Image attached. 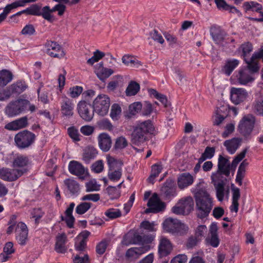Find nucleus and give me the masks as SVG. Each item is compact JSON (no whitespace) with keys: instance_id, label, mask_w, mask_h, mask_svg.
<instances>
[{"instance_id":"nucleus-1","label":"nucleus","mask_w":263,"mask_h":263,"mask_svg":"<svg viewBox=\"0 0 263 263\" xmlns=\"http://www.w3.org/2000/svg\"><path fill=\"white\" fill-rule=\"evenodd\" d=\"M193 193L197 216L201 219L206 217L214 205L213 198L205 188L195 189Z\"/></svg>"},{"instance_id":"nucleus-2","label":"nucleus","mask_w":263,"mask_h":263,"mask_svg":"<svg viewBox=\"0 0 263 263\" xmlns=\"http://www.w3.org/2000/svg\"><path fill=\"white\" fill-rule=\"evenodd\" d=\"M155 128L151 120H148L138 123L133 129L130 136V141L133 145L140 146L147 140L146 135L152 134Z\"/></svg>"},{"instance_id":"nucleus-3","label":"nucleus","mask_w":263,"mask_h":263,"mask_svg":"<svg viewBox=\"0 0 263 263\" xmlns=\"http://www.w3.org/2000/svg\"><path fill=\"white\" fill-rule=\"evenodd\" d=\"M27 107H29V110L31 112L35 110V106L31 104L29 101L20 98L10 101L5 107V113L9 117H13L24 112Z\"/></svg>"},{"instance_id":"nucleus-4","label":"nucleus","mask_w":263,"mask_h":263,"mask_svg":"<svg viewBox=\"0 0 263 263\" xmlns=\"http://www.w3.org/2000/svg\"><path fill=\"white\" fill-rule=\"evenodd\" d=\"M109 166L108 178L112 181L119 180L122 176V162L109 155L106 157Z\"/></svg>"},{"instance_id":"nucleus-5","label":"nucleus","mask_w":263,"mask_h":263,"mask_svg":"<svg viewBox=\"0 0 263 263\" xmlns=\"http://www.w3.org/2000/svg\"><path fill=\"white\" fill-rule=\"evenodd\" d=\"M35 135L27 130L19 132L14 137L16 145L21 149H25L30 146L35 139Z\"/></svg>"},{"instance_id":"nucleus-6","label":"nucleus","mask_w":263,"mask_h":263,"mask_svg":"<svg viewBox=\"0 0 263 263\" xmlns=\"http://www.w3.org/2000/svg\"><path fill=\"white\" fill-rule=\"evenodd\" d=\"M109 97L105 94L98 95L93 101V108L95 111L101 116L106 115L110 104Z\"/></svg>"},{"instance_id":"nucleus-7","label":"nucleus","mask_w":263,"mask_h":263,"mask_svg":"<svg viewBox=\"0 0 263 263\" xmlns=\"http://www.w3.org/2000/svg\"><path fill=\"white\" fill-rule=\"evenodd\" d=\"M255 122V118L251 114H248L240 120L238 130L240 134L245 137H248L251 134Z\"/></svg>"},{"instance_id":"nucleus-8","label":"nucleus","mask_w":263,"mask_h":263,"mask_svg":"<svg viewBox=\"0 0 263 263\" xmlns=\"http://www.w3.org/2000/svg\"><path fill=\"white\" fill-rule=\"evenodd\" d=\"M164 230L171 233L182 234L186 232L188 228L183 223H182L177 219L168 218L163 223Z\"/></svg>"},{"instance_id":"nucleus-9","label":"nucleus","mask_w":263,"mask_h":263,"mask_svg":"<svg viewBox=\"0 0 263 263\" xmlns=\"http://www.w3.org/2000/svg\"><path fill=\"white\" fill-rule=\"evenodd\" d=\"M26 171V168L16 169L3 167L0 169V178L5 181H13L17 179Z\"/></svg>"},{"instance_id":"nucleus-10","label":"nucleus","mask_w":263,"mask_h":263,"mask_svg":"<svg viewBox=\"0 0 263 263\" xmlns=\"http://www.w3.org/2000/svg\"><path fill=\"white\" fill-rule=\"evenodd\" d=\"M45 47L46 53L51 57L61 59L65 55L63 49L56 42L47 41L45 44Z\"/></svg>"},{"instance_id":"nucleus-11","label":"nucleus","mask_w":263,"mask_h":263,"mask_svg":"<svg viewBox=\"0 0 263 263\" xmlns=\"http://www.w3.org/2000/svg\"><path fill=\"white\" fill-rule=\"evenodd\" d=\"M78 111L80 117L86 122L91 121L94 116V109L90 103L81 101L78 104Z\"/></svg>"},{"instance_id":"nucleus-12","label":"nucleus","mask_w":263,"mask_h":263,"mask_svg":"<svg viewBox=\"0 0 263 263\" xmlns=\"http://www.w3.org/2000/svg\"><path fill=\"white\" fill-rule=\"evenodd\" d=\"M68 170L70 174L78 176L81 180H84L89 175L88 170L81 163L74 160L69 162Z\"/></svg>"},{"instance_id":"nucleus-13","label":"nucleus","mask_w":263,"mask_h":263,"mask_svg":"<svg viewBox=\"0 0 263 263\" xmlns=\"http://www.w3.org/2000/svg\"><path fill=\"white\" fill-rule=\"evenodd\" d=\"M260 59H263V49L258 52L253 53L250 59L247 60V58H245V61L247 65L243 67V68L248 69L250 72L254 75L259 70L260 67L258 65V60Z\"/></svg>"},{"instance_id":"nucleus-14","label":"nucleus","mask_w":263,"mask_h":263,"mask_svg":"<svg viewBox=\"0 0 263 263\" xmlns=\"http://www.w3.org/2000/svg\"><path fill=\"white\" fill-rule=\"evenodd\" d=\"M147 206L144 212L148 214L149 213H156L164 210L165 205L164 203L160 201L157 194L155 193L149 198L147 202Z\"/></svg>"},{"instance_id":"nucleus-15","label":"nucleus","mask_w":263,"mask_h":263,"mask_svg":"<svg viewBox=\"0 0 263 263\" xmlns=\"http://www.w3.org/2000/svg\"><path fill=\"white\" fill-rule=\"evenodd\" d=\"M237 82L242 85H249L255 80L253 74L250 72L247 68H241L238 70L236 74Z\"/></svg>"},{"instance_id":"nucleus-16","label":"nucleus","mask_w":263,"mask_h":263,"mask_svg":"<svg viewBox=\"0 0 263 263\" xmlns=\"http://www.w3.org/2000/svg\"><path fill=\"white\" fill-rule=\"evenodd\" d=\"M74 104L72 100L64 97L62 98L61 102V112L62 115L67 118H70L73 115Z\"/></svg>"},{"instance_id":"nucleus-17","label":"nucleus","mask_w":263,"mask_h":263,"mask_svg":"<svg viewBox=\"0 0 263 263\" xmlns=\"http://www.w3.org/2000/svg\"><path fill=\"white\" fill-rule=\"evenodd\" d=\"M231 100L235 104H238L246 100L248 93L246 89L232 87L231 89Z\"/></svg>"},{"instance_id":"nucleus-18","label":"nucleus","mask_w":263,"mask_h":263,"mask_svg":"<svg viewBox=\"0 0 263 263\" xmlns=\"http://www.w3.org/2000/svg\"><path fill=\"white\" fill-rule=\"evenodd\" d=\"M16 239L21 245H24L27 240L28 229L26 225L23 222H19L16 228Z\"/></svg>"},{"instance_id":"nucleus-19","label":"nucleus","mask_w":263,"mask_h":263,"mask_svg":"<svg viewBox=\"0 0 263 263\" xmlns=\"http://www.w3.org/2000/svg\"><path fill=\"white\" fill-rule=\"evenodd\" d=\"M232 167L228 159L223 157L222 155L219 156L217 169L218 171L221 172L225 176L229 177Z\"/></svg>"},{"instance_id":"nucleus-20","label":"nucleus","mask_w":263,"mask_h":263,"mask_svg":"<svg viewBox=\"0 0 263 263\" xmlns=\"http://www.w3.org/2000/svg\"><path fill=\"white\" fill-rule=\"evenodd\" d=\"M218 227L216 223H212L210 228L209 236L206 240L213 247H217L219 243V239L217 234Z\"/></svg>"},{"instance_id":"nucleus-21","label":"nucleus","mask_w":263,"mask_h":263,"mask_svg":"<svg viewBox=\"0 0 263 263\" xmlns=\"http://www.w3.org/2000/svg\"><path fill=\"white\" fill-rule=\"evenodd\" d=\"M28 125V118L23 117L7 124L5 128L10 130H16L24 128Z\"/></svg>"},{"instance_id":"nucleus-22","label":"nucleus","mask_w":263,"mask_h":263,"mask_svg":"<svg viewBox=\"0 0 263 263\" xmlns=\"http://www.w3.org/2000/svg\"><path fill=\"white\" fill-rule=\"evenodd\" d=\"M173 250V246L171 241L165 237H162L160 240L159 245V253L163 256L170 254Z\"/></svg>"},{"instance_id":"nucleus-23","label":"nucleus","mask_w":263,"mask_h":263,"mask_svg":"<svg viewBox=\"0 0 263 263\" xmlns=\"http://www.w3.org/2000/svg\"><path fill=\"white\" fill-rule=\"evenodd\" d=\"M174 185V180L167 179L161 189V193L167 198L173 196L175 194Z\"/></svg>"},{"instance_id":"nucleus-24","label":"nucleus","mask_w":263,"mask_h":263,"mask_svg":"<svg viewBox=\"0 0 263 263\" xmlns=\"http://www.w3.org/2000/svg\"><path fill=\"white\" fill-rule=\"evenodd\" d=\"M194 182L193 177L189 173H183L179 175L177 179L178 187L183 189L191 185Z\"/></svg>"},{"instance_id":"nucleus-25","label":"nucleus","mask_w":263,"mask_h":263,"mask_svg":"<svg viewBox=\"0 0 263 263\" xmlns=\"http://www.w3.org/2000/svg\"><path fill=\"white\" fill-rule=\"evenodd\" d=\"M95 72L100 80L104 81L111 76L114 71L111 69L104 67L103 64L100 63L96 65Z\"/></svg>"},{"instance_id":"nucleus-26","label":"nucleus","mask_w":263,"mask_h":263,"mask_svg":"<svg viewBox=\"0 0 263 263\" xmlns=\"http://www.w3.org/2000/svg\"><path fill=\"white\" fill-rule=\"evenodd\" d=\"M98 142L100 148L104 152L109 151L111 146L110 137L106 133H102L98 136Z\"/></svg>"},{"instance_id":"nucleus-27","label":"nucleus","mask_w":263,"mask_h":263,"mask_svg":"<svg viewBox=\"0 0 263 263\" xmlns=\"http://www.w3.org/2000/svg\"><path fill=\"white\" fill-rule=\"evenodd\" d=\"M67 242V236L65 234L63 233L58 235L56 237L55 250L59 253H65L67 248L65 246Z\"/></svg>"},{"instance_id":"nucleus-28","label":"nucleus","mask_w":263,"mask_h":263,"mask_svg":"<svg viewBox=\"0 0 263 263\" xmlns=\"http://www.w3.org/2000/svg\"><path fill=\"white\" fill-rule=\"evenodd\" d=\"M217 7L221 10L228 11L230 13H236L238 15L241 14L240 11L235 7L228 4L224 0H214Z\"/></svg>"},{"instance_id":"nucleus-29","label":"nucleus","mask_w":263,"mask_h":263,"mask_svg":"<svg viewBox=\"0 0 263 263\" xmlns=\"http://www.w3.org/2000/svg\"><path fill=\"white\" fill-rule=\"evenodd\" d=\"M75 206V204L74 202H71L69 207L65 211V218H64L63 216H61V219L62 220H65L67 224V226L69 228H72L73 227V223L74 222V218L72 216V213Z\"/></svg>"},{"instance_id":"nucleus-30","label":"nucleus","mask_w":263,"mask_h":263,"mask_svg":"<svg viewBox=\"0 0 263 263\" xmlns=\"http://www.w3.org/2000/svg\"><path fill=\"white\" fill-rule=\"evenodd\" d=\"M11 95H20L28 87L24 81H17L8 86Z\"/></svg>"},{"instance_id":"nucleus-31","label":"nucleus","mask_w":263,"mask_h":263,"mask_svg":"<svg viewBox=\"0 0 263 263\" xmlns=\"http://www.w3.org/2000/svg\"><path fill=\"white\" fill-rule=\"evenodd\" d=\"M97 154V150L94 147L88 146L84 150L82 159L86 163H89L96 158Z\"/></svg>"},{"instance_id":"nucleus-32","label":"nucleus","mask_w":263,"mask_h":263,"mask_svg":"<svg viewBox=\"0 0 263 263\" xmlns=\"http://www.w3.org/2000/svg\"><path fill=\"white\" fill-rule=\"evenodd\" d=\"M239 64V61L237 59L228 60L223 67L222 71L226 75L230 76Z\"/></svg>"},{"instance_id":"nucleus-33","label":"nucleus","mask_w":263,"mask_h":263,"mask_svg":"<svg viewBox=\"0 0 263 263\" xmlns=\"http://www.w3.org/2000/svg\"><path fill=\"white\" fill-rule=\"evenodd\" d=\"M178 205H180L186 214H188L193 210L194 201L192 197L188 196L180 199Z\"/></svg>"},{"instance_id":"nucleus-34","label":"nucleus","mask_w":263,"mask_h":263,"mask_svg":"<svg viewBox=\"0 0 263 263\" xmlns=\"http://www.w3.org/2000/svg\"><path fill=\"white\" fill-rule=\"evenodd\" d=\"M232 203L230 206V210L237 213L238 211L239 203L238 200L240 197V193L239 189L237 187H233L232 189Z\"/></svg>"},{"instance_id":"nucleus-35","label":"nucleus","mask_w":263,"mask_h":263,"mask_svg":"<svg viewBox=\"0 0 263 263\" xmlns=\"http://www.w3.org/2000/svg\"><path fill=\"white\" fill-rule=\"evenodd\" d=\"M241 142L239 138H233L230 140H227L224 142V145L227 151L231 154H234L238 148Z\"/></svg>"},{"instance_id":"nucleus-36","label":"nucleus","mask_w":263,"mask_h":263,"mask_svg":"<svg viewBox=\"0 0 263 263\" xmlns=\"http://www.w3.org/2000/svg\"><path fill=\"white\" fill-rule=\"evenodd\" d=\"M64 183L70 194L74 195L79 192L80 185L77 181L68 178L65 180Z\"/></svg>"},{"instance_id":"nucleus-37","label":"nucleus","mask_w":263,"mask_h":263,"mask_svg":"<svg viewBox=\"0 0 263 263\" xmlns=\"http://www.w3.org/2000/svg\"><path fill=\"white\" fill-rule=\"evenodd\" d=\"M13 79L12 73L7 70H0V87L6 86Z\"/></svg>"},{"instance_id":"nucleus-38","label":"nucleus","mask_w":263,"mask_h":263,"mask_svg":"<svg viewBox=\"0 0 263 263\" xmlns=\"http://www.w3.org/2000/svg\"><path fill=\"white\" fill-rule=\"evenodd\" d=\"M122 62L127 66L138 68L141 66L140 61L137 60L135 57L130 55H124L122 58Z\"/></svg>"},{"instance_id":"nucleus-39","label":"nucleus","mask_w":263,"mask_h":263,"mask_svg":"<svg viewBox=\"0 0 263 263\" xmlns=\"http://www.w3.org/2000/svg\"><path fill=\"white\" fill-rule=\"evenodd\" d=\"M28 163V159L23 155H17L13 159L12 166L13 167H20L21 169L25 168Z\"/></svg>"},{"instance_id":"nucleus-40","label":"nucleus","mask_w":263,"mask_h":263,"mask_svg":"<svg viewBox=\"0 0 263 263\" xmlns=\"http://www.w3.org/2000/svg\"><path fill=\"white\" fill-rule=\"evenodd\" d=\"M211 35L215 43L220 44L225 40L226 33L223 30L215 29L211 32Z\"/></svg>"},{"instance_id":"nucleus-41","label":"nucleus","mask_w":263,"mask_h":263,"mask_svg":"<svg viewBox=\"0 0 263 263\" xmlns=\"http://www.w3.org/2000/svg\"><path fill=\"white\" fill-rule=\"evenodd\" d=\"M140 89V85L135 81H132L126 88L125 92L127 96H132L136 95Z\"/></svg>"},{"instance_id":"nucleus-42","label":"nucleus","mask_w":263,"mask_h":263,"mask_svg":"<svg viewBox=\"0 0 263 263\" xmlns=\"http://www.w3.org/2000/svg\"><path fill=\"white\" fill-rule=\"evenodd\" d=\"M223 174L218 170L212 174L211 178L212 183L214 186L222 183H225L224 181L226 180V179L223 177Z\"/></svg>"},{"instance_id":"nucleus-43","label":"nucleus","mask_w":263,"mask_h":263,"mask_svg":"<svg viewBox=\"0 0 263 263\" xmlns=\"http://www.w3.org/2000/svg\"><path fill=\"white\" fill-rule=\"evenodd\" d=\"M153 239L154 237L153 236H151L148 238H146L145 236H142L139 234L136 233L134 234L132 238V243L138 245L142 243L145 241L151 242Z\"/></svg>"},{"instance_id":"nucleus-44","label":"nucleus","mask_w":263,"mask_h":263,"mask_svg":"<svg viewBox=\"0 0 263 263\" xmlns=\"http://www.w3.org/2000/svg\"><path fill=\"white\" fill-rule=\"evenodd\" d=\"M148 92L151 95H153L155 98L159 100L160 102L166 107L167 106V100L166 96L164 95L159 93L157 91L154 89H150Z\"/></svg>"},{"instance_id":"nucleus-45","label":"nucleus","mask_w":263,"mask_h":263,"mask_svg":"<svg viewBox=\"0 0 263 263\" xmlns=\"http://www.w3.org/2000/svg\"><path fill=\"white\" fill-rule=\"evenodd\" d=\"M92 203L90 202H81L77 206L76 212L79 215L84 214L90 209Z\"/></svg>"},{"instance_id":"nucleus-46","label":"nucleus","mask_w":263,"mask_h":263,"mask_svg":"<svg viewBox=\"0 0 263 263\" xmlns=\"http://www.w3.org/2000/svg\"><path fill=\"white\" fill-rule=\"evenodd\" d=\"M215 153V148L213 147H206L204 150V152L201 155V156L199 158L200 162H203L204 160L207 159L212 158Z\"/></svg>"},{"instance_id":"nucleus-47","label":"nucleus","mask_w":263,"mask_h":263,"mask_svg":"<svg viewBox=\"0 0 263 263\" xmlns=\"http://www.w3.org/2000/svg\"><path fill=\"white\" fill-rule=\"evenodd\" d=\"M104 56L105 53L103 52L97 50L93 52V56L87 60V63L90 65H92L95 63L98 62Z\"/></svg>"},{"instance_id":"nucleus-48","label":"nucleus","mask_w":263,"mask_h":263,"mask_svg":"<svg viewBox=\"0 0 263 263\" xmlns=\"http://www.w3.org/2000/svg\"><path fill=\"white\" fill-rule=\"evenodd\" d=\"M128 145V142L126 138L123 136L118 137L115 142L114 148L116 149H122Z\"/></svg>"},{"instance_id":"nucleus-49","label":"nucleus","mask_w":263,"mask_h":263,"mask_svg":"<svg viewBox=\"0 0 263 263\" xmlns=\"http://www.w3.org/2000/svg\"><path fill=\"white\" fill-rule=\"evenodd\" d=\"M104 214L109 219H116L121 216V212L120 210L116 209H109L107 210Z\"/></svg>"},{"instance_id":"nucleus-50","label":"nucleus","mask_w":263,"mask_h":263,"mask_svg":"<svg viewBox=\"0 0 263 263\" xmlns=\"http://www.w3.org/2000/svg\"><path fill=\"white\" fill-rule=\"evenodd\" d=\"M224 185L225 183H220L214 186L216 191V197L218 200L222 201L224 199Z\"/></svg>"},{"instance_id":"nucleus-51","label":"nucleus","mask_w":263,"mask_h":263,"mask_svg":"<svg viewBox=\"0 0 263 263\" xmlns=\"http://www.w3.org/2000/svg\"><path fill=\"white\" fill-rule=\"evenodd\" d=\"M100 185L95 179H91L86 183V192L98 191L100 190Z\"/></svg>"},{"instance_id":"nucleus-52","label":"nucleus","mask_w":263,"mask_h":263,"mask_svg":"<svg viewBox=\"0 0 263 263\" xmlns=\"http://www.w3.org/2000/svg\"><path fill=\"white\" fill-rule=\"evenodd\" d=\"M156 226V224L155 222H149L147 220H144L142 221L141 224L140 226L141 228L144 229V230L148 231V232H155L156 231V229L155 228V226Z\"/></svg>"},{"instance_id":"nucleus-53","label":"nucleus","mask_w":263,"mask_h":263,"mask_svg":"<svg viewBox=\"0 0 263 263\" xmlns=\"http://www.w3.org/2000/svg\"><path fill=\"white\" fill-rule=\"evenodd\" d=\"M121 112V108L118 104H114L111 107L110 117L113 120H117Z\"/></svg>"},{"instance_id":"nucleus-54","label":"nucleus","mask_w":263,"mask_h":263,"mask_svg":"<svg viewBox=\"0 0 263 263\" xmlns=\"http://www.w3.org/2000/svg\"><path fill=\"white\" fill-rule=\"evenodd\" d=\"M248 147L245 148L240 153L235 157L231 163L232 167H236L237 165L245 157L248 152Z\"/></svg>"},{"instance_id":"nucleus-55","label":"nucleus","mask_w":263,"mask_h":263,"mask_svg":"<svg viewBox=\"0 0 263 263\" xmlns=\"http://www.w3.org/2000/svg\"><path fill=\"white\" fill-rule=\"evenodd\" d=\"M240 48L241 49L242 51V55L244 58V60L245 58H247V57L249 54V53L253 50L252 45L249 42H247L244 44H242Z\"/></svg>"},{"instance_id":"nucleus-56","label":"nucleus","mask_w":263,"mask_h":263,"mask_svg":"<svg viewBox=\"0 0 263 263\" xmlns=\"http://www.w3.org/2000/svg\"><path fill=\"white\" fill-rule=\"evenodd\" d=\"M152 112H157L155 107L149 102H145L143 108L142 114L144 116H149Z\"/></svg>"},{"instance_id":"nucleus-57","label":"nucleus","mask_w":263,"mask_h":263,"mask_svg":"<svg viewBox=\"0 0 263 263\" xmlns=\"http://www.w3.org/2000/svg\"><path fill=\"white\" fill-rule=\"evenodd\" d=\"M53 12L51 11V9H50L49 6L44 7L43 8L41 9V15L43 16V17L48 21H50L51 20L52 15L51 13Z\"/></svg>"},{"instance_id":"nucleus-58","label":"nucleus","mask_w":263,"mask_h":263,"mask_svg":"<svg viewBox=\"0 0 263 263\" xmlns=\"http://www.w3.org/2000/svg\"><path fill=\"white\" fill-rule=\"evenodd\" d=\"M106 192L112 199L119 197L120 195L119 190L115 186H109L106 188Z\"/></svg>"},{"instance_id":"nucleus-59","label":"nucleus","mask_w":263,"mask_h":263,"mask_svg":"<svg viewBox=\"0 0 263 263\" xmlns=\"http://www.w3.org/2000/svg\"><path fill=\"white\" fill-rule=\"evenodd\" d=\"M142 104L140 102H135L129 106L128 111L130 115H135L142 108Z\"/></svg>"},{"instance_id":"nucleus-60","label":"nucleus","mask_w":263,"mask_h":263,"mask_svg":"<svg viewBox=\"0 0 263 263\" xmlns=\"http://www.w3.org/2000/svg\"><path fill=\"white\" fill-rule=\"evenodd\" d=\"M12 96L8 87L0 90V101H5L9 100Z\"/></svg>"},{"instance_id":"nucleus-61","label":"nucleus","mask_w":263,"mask_h":263,"mask_svg":"<svg viewBox=\"0 0 263 263\" xmlns=\"http://www.w3.org/2000/svg\"><path fill=\"white\" fill-rule=\"evenodd\" d=\"M206 232L207 228L205 226H199L196 229L195 236L200 240Z\"/></svg>"},{"instance_id":"nucleus-62","label":"nucleus","mask_w":263,"mask_h":263,"mask_svg":"<svg viewBox=\"0 0 263 263\" xmlns=\"http://www.w3.org/2000/svg\"><path fill=\"white\" fill-rule=\"evenodd\" d=\"M83 88L81 86H76L69 89V95L71 98L78 97L82 92Z\"/></svg>"},{"instance_id":"nucleus-63","label":"nucleus","mask_w":263,"mask_h":263,"mask_svg":"<svg viewBox=\"0 0 263 263\" xmlns=\"http://www.w3.org/2000/svg\"><path fill=\"white\" fill-rule=\"evenodd\" d=\"M35 28L32 24L26 25L22 30L21 33L25 35H32L35 33Z\"/></svg>"},{"instance_id":"nucleus-64","label":"nucleus","mask_w":263,"mask_h":263,"mask_svg":"<svg viewBox=\"0 0 263 263\" xmlns=\"http://www.w3.org/2000/svg\"><path fill=\"white\" fill-rule=\"evenodd\" d=\"M108 246V242L106 240H103L100 242L96 246V252L100 255L103 254Z\"/></svg>"}]
</instances>
